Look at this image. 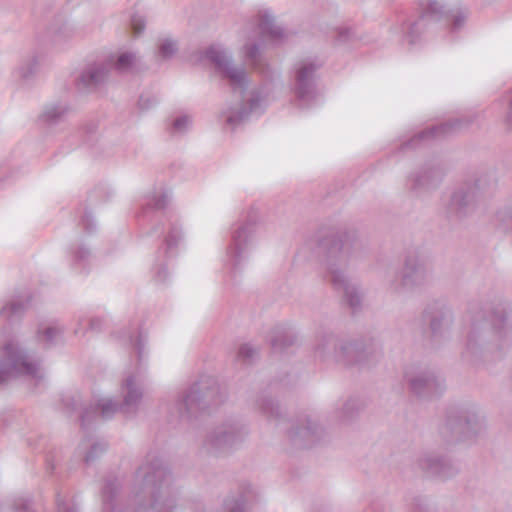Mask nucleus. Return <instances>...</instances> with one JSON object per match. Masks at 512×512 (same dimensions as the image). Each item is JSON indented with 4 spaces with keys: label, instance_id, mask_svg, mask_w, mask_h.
<instances>
[{
    "label": "nucleus",
    "instance_id": "obj_30",
    "mask_svg": "<svg viewBox=\"0 0 512 512\" xmlns=\"http://www.w3.org/2000/svg\"><path fill=\"white\" fill-rule=\"evenodd\" d=\"M271 347L275 353L288 352V349L297 342L296 335L291 330L277 329L271 338Z\"/></svg>",
    "mask_w": 512,
    "mask_h": 512
},
{
    "label": "nucleus",
    "instance_id": "obj_23",
    "mask_svg": "<svg viewBox=\"0 0 512 512\" xmlns=\"http://www.w3.org/2000/svg\"><path fill=\"white\" fill-rule=\"evenodd\" d=\"M444 171L439 166L425 165L409 177V189L416 195L437 188L442 182Z\"/></svg>",
    "mask_w": 512,
    "mask_h": 512
},
{
    "label": "nucleus",
    "instance_id": "obj_33",
    "mask_svg": "<svg viewBox=\"0 0 512 512\" xmlns=\"http://www.w3.org/2000/svg\"><path fill=\"white\" fill-rule=\"evenodd\" d=\"M359 409V401L357 399H349L343 404L342 409L336 412V418L342 423H347L357 415Z\"/></svg>",
    "mask_w": 512,
    "mask_h": 512
},
{
    "label": "nucleus",
    "instance_id": "obj_36",
    "mask_svg": "<svg viewBox=\"0 0 512 512\" xmlns=\"http://www.w3.org/2000/svg\"><path fill=\"white\" fill-rule=\"evenodd\" d=\"M258 350L251 344L246 343L239 347L237 360L243 363H251L257 356Z\"/></svg>",
    "mask_w": 512,
    "mask_h": 512
},
{
    "label": "nucleus",
    "instance_id": "obj_35",
    "mask_svg": "<svg viewBox=\"0 0 512 512\" xmlns=\"http://www.w3.org/2000/svg\"><path fill=\"white\" fill-rule=\"evenodd\" d=\"M137 60V56L132 52H125L118 56L115 67L120 72H127L132 69Z\"/></svg>",
    "mask_w": 512,
    "mask_h": 512
},
{
    "label": "nucleus",
    "instance_id": "obj_21",
    "mask_svg": "<svg viewBox=\"0 0 512 512\" xmlns=\"http://www.w3.org/2000/svg\"><path fill=\"white\" fill-rule=\"evenodd\" d=\"M323 435V429L310 417L298 420L288 430V436L292 443L299 448H308L318 443Z\"/></svg>",
    "mask_w": 512,
    "mask_h": 512
},
{
    "label": "nucleus",
    "instance_id": "obj_51",
    "mask_svg": "<svg viewBox=\"0 0 512 512\" xmlns=\"http://www.w3.org/2000/svg\"><path fill=\"white\" fill-rule=\"evenodd\" d=\"M352 35V30L349 28L340 29L338 33V41L340 42H346L350 40Z\"/></svg>",
    "mask_w": 512,
    "mask_h": 512
},
{
    "label": "nucleus",
    "instance_id": "obj_13",
    "mask_svg": "<svg viewBox=\"0 0 512 512\" xmlns=\"http://www.w3.org/2000/svg\"><path fill=\"white\" fill-rule=\"evenodd\" d=\"M429 279V271L415 252L408 253L404 260L400 276H395L388 284L391 293L402 294L408 290L425 285Z\"/></svg>",
    "mask_w": 512,
    "mask_h": 512
},
{
    "label": "nucleus",
    "instance_id": "obj_20",
    "mask_svg": "<svg viewBox=\"0 0 512 512\" xmlns=\"http://www.w3.org/2000/svg\"><path fill=\"white\" fill-rule=\"evenodd\" d=\"M416 464L428 477L447 480L458 473V467L446 456L433 451L423 452Z\"/></svg>",
    "mask_w": 512,
    "mask_h": 512
},
{
    "label": "nucleus",
    "instance_id": "obj_27",
    "mask_svg": "<svg viewBox=\"0 0 512 512\" xmlns=\"http://www.w3.org/2000/svg\"><path fill=\"white\" fill-rule=\"evenodd\" d=\"M70 112V108L65 102H56L47 105L40 115V120L49 126L57 125L63 122Z\"/></svg>",
    "mask_w": 512,
    "mask_h": 512
},
{
    "label": "nucleus",
    "instance_id": "obj_18",
    "mask_svg": "<svg viewBox=\"0 0 512 512\" xmlns=\"http://www.w3.org/2000/svg\"><path fill=\"white\" fill-rule=\"evenodd\" d=\"M423 318L428 321L434 339L444 338L454 321L451 308L442 300L429 302L423 311Z\"/></svg>",
    "mask_w": 512,
    "mask_h": 512
},
{
    "label": "nucleus",
    "instance_id": "obj_54",
    "mask_svg": "<svg viewBox=\"0 0 512 512\" xmlns=\"http://www.w3.org/2000/svg\"><path fill=\"white\" fill-rule=\"evenodd\" d=\"M152 232L157 234V236H160V235L164 234L165 228L163 226L162 227H155V228H153Z\"/></svg>",
    "mask_w": 512,
    "mask_h": 512
},
{
    "label": "nucleus",
    "instance_id": "obj_47",
    "mask_svg": "<svg viewBox=\"0 0 512 512\" xmlns=\"http://www.w3.org/2000/svg\"><path fill=\"white\" fill-rule=\"evenodd\" d=\"M467 14L463 10H458L453 16H452V27H451V33H455L459 31L465 23Z\"/></svg>",
    "mask_w": 512,
    "mask_h": 512
},
{
    "label": "nucleus",
    "instance_id": "obj_14",
    "mask_svg": "<svg viewBox=\"0 0 512 512\" xmlns=\"http://www.w3.org/2000/svg\"><path fill=\"white\" fill-rule=\"evenodd\" d=\"M268 88L261 86L253 89L247 99V104L238 101L235 105H229L223 109L219 115L228 127L234 129L245 121L251 114H261L264 111Z\"/></svg>",
    "mask_w": 512,
    "mask_h": 512
},
{
    "label": "nucleus",
    "instance_id": "obj_29",
    "mask_svg": "<svg viewBox=\"0 0 512 512\" xmlns=\"http://www.w3.org/2000/svg\"><path fill=\"white\" fill-rule=\"evenodd\" d=\"M255 493L250 485H246L238 497H227L224 508L228 512H248Z\"/></svg>",
    "mask_w": 512,
    "mask_h": 512
},
{
    "label": "nucleus",
    "instance_id": "obj_25",
    "mask_svg": "<svg viewBox=\"0 0 512 512\" xmlns=\"http://www.w3.org/2000/svg\"><path fill=\"white\" fill-rule=\"evenodd\" d=\"M257 407L268 421H274L276 425H280L286 421L279 404L266 394L259 396L257 399Z\"/></svg>",
    "mask_w": 512,
    "mask_h": 512
},
{
    "label": "nucleus",
    "instance_id": "obj_49",
    "mask_svg": "<svg viewBox=\"0 0 512 512\" xmlns=\"http://www.w3.org/2000/svg\"><path fill=\"white\" fill-rule=\"evenodd\" d=\"M81 223H82L84 229L86 230V232H88V233H92L96 228L95 221L90 212L84 213V215L82 216V219H81Z\"/></svg>",
    "mask_w": 512,
    "mask_h": 512
},
{
    "label": "nucleus",
    "instance_id": "obj_42",
    "mask_svg": "<svg viewBox=\"0 0 512 512\" xmlns=\"http://www.w3.org/2000/svg\"><path fill=\"white\" fill-rule=\"evenodd\" d=\"M13 512H32V501L29 497L15 498L12 504Z\"/></svg>",
    "mask_w": 512,
    "mask_h": 512
},
{
    "label": "nucleus",
    "instance_id": "obj_7",
    "mask_svg": "<svg viewBox=\"0 0 512 512\" xmlns=\"http://www.w3.org/2000/svg\"><path fill=\"white\" fill-rule=\"evenodd\" d=\"M315 355L323 360L332 357L346 366L367 361L370 347H364L360 341L338 339L331 332L322 331L316 338Z\"/></svg>",
    "mask_w": 512,
    "mask_h": 512
},
{
    "label": "nucleus",
    "instance_id": "obj_10",
    "mask_svg": "<svg viewBox=\"0 0 512 512\" xmlns=\"http://www.w3.org/2000/svg\"><path fill=\"white\" fill-rule=\"evenodd\" d=\"M404 378L411 393L420 399L437 398L445 390L444 380L427 366L411 365L407 367Z\"/></svg>",
    "mask_w": 512,
    "mask_h": 512
},
{
    "label": "nucleus",
    "instance_id": "obj_31",
    "mask_svg": "<svg viewBox=\"0 0 512 512\" xmlns=\"http://www.w3.org/2000/svg\"><path fill=\"white\" fill-rule=\"evenodd\" d=\"M261 42L247 43L243 46L245 61L255 70L264 72V61L261 55Z\"/></svg>",
    "mask_w": 512,
    "mask_h": 512
},
{
    "label": "nucleus",
    "instance_id": "obj_43",
    "mask_svg": "<svg viewBox=\"0 0 512 512\" xmlns=\"http://www.w3.org/2000/svg\"><path fill=\"white\" fill-rule=\"evenodd\" d=\"M192 124V118L188 115H182L177 117L173 123L172 128L177 133L186 132Z\"/></svg>",
    "mask_w": 512,
    "mask_h": 512
},
{
    "label": "nucleus",
    "instance_id": "obj_6",
    "mask_svg": "<svg viewBox=\"0 0 512 512\" xmlns=\"http://www.w3.org/2000/svg\"><path fill=\"white\" fill-rule=\"evenodd\" d=\"M484 429V417L475 406L451 407L440 427V434L447 443H457L474 439Z\"/></svg>",
    "mask_w": 512,
    "mask_h": 512
},
{
    "label": "nucleus",
    "instance_id": "obj_8",
    "mask_svg": "<svg viewBox=\"0 0 512 512\" xmlns=\"http://www.w3.org/2000/svg\"><path fill=\"white\" fill-rule=\"evenodd\" d=\"M39 360L33 359L16 340H8L0 347V385L19 376L37 378Z\"/></svg>",
    "mask_w": 512,
    "mask_h": 512
},
{
    "label": "nucleus",
    "instance_id": "obj_9",
    "mask_svg": "<svg viewBox=\"0 0 512 512\" xmlns=\"http://www.w3.org/2000/svg\"><path fill=\"white\" fill-rule=\"evenodd\" d=\"M246 435V427L238 421L224 422L206 434L200 447V454L206 457L228 455L240 446Z\"/></svg>",
    "mask_w": 512,
    "mask_h": 512
},
{
    "label": "nucleus",
    "instance_id": "obj_34",
    "mask_svg": "<svg viewBox=\"0 0 512 512\" xmlns=\"http://www.w3.org/2000/svg\"><path fill=\"white\" fill-rule=\"evenodd\" d=\"M88 322V330L92 332H99L102 330L104 321L101 318L95 317L87 320L85 317H79L78 319V327L74 330L76 335L84 334V324Z\"/></svg>",
    "mask_w": 512,
    "mask_h": 512
},
{
    "label": "nucleus",
    "instance_id": "obj_24",
    "mask_svg": "<svg viewBox=\"0 0 512 512\" xmlns=\"http://www.w3.org/2000/svg\"><path fill=\"white\" fill-rule=\"evenodd\" d=\"M29 302V297L11 299L0 309V320L9 324L18 322L23 317Z\"/></svg>",
    "mask_w": 512,
    "mask_h": 512
},
{
    "label": "nucleus",
    "instance_id": "obj_38",
    "mask_svg": "<svg viewBox=\"0 0 512 512\" xmlns=\"http://www.w3.org/2000/svg\"><path fill=\"white\" fill-rule=\"evenodd\" d=\"M177 43L176 41L172 40V39H164L160 45H159V49H158V54L163 58V59H169L171 57L174 56V54L177 52Z\"/></svg>",
    "mask_w": 512,
    "mask_h": 512
},
{
    "label": "nucleus",
    "instance_id": "obj_28",
    "mask_svg": "<svg viewBox=\"0 0 512 512\" xmlns=\"http://www.w3.org/2000/svg\"><path fill=\"white\" fill-rule=\"evenodd\" d=\"M258 26L262 38H267L273 42H278L285 37L283 28L275 24L273 15L268 11H265L260 15Z\"/></svg>",
    "mask_w": 512,
    "mask_h": 512
},
{
    "label": "nucleus",
    "instance_id": "obj_48",
    "mask_svg": "<svg viewBox=\"0 0 512 512\" xmlns=\"http://www.w3.org/2000/svg\"><path fill=\"white\" fill-rule=\"evenodd\" d=\"M56 506L57 512H78L76 506L67 504L60 494L56 496Z\"/></svg>",
    "mask_w": 512,
    "mask_h": 512
},
{
    "label": "nucleus",
    "instance_id": "obj_5",
    "mask_svg": "<svg viewBox=\"0 0 512 512\" xmlns=\"http://www.w3.org/2000/svg\"><path fill=\"white\" fill-rule=\"evenodd\" d=\"M220 402L219 386L216 380L210 376H201L198 381L178 395L174 409L181 420H191L200 412Z\"/></svg>",
    "mask_w": 512,
    "mask_h": 512
},
{
    "label": "nucleus",
    "instance_id": "obj_17",
    "mask_svg": "<svg viewBox=\"0 0 512 512\" xmlns=\"http://www.w3.org/2000/svg\"><path fill=\"white\" fill-rule=\"evenodd\" d=\"M182 236L180 225L176 221L169 220L167 235L155 256V280L157 282L163 283L166 281L168 276L166 263L169 259L176 256L177 246Z\"/></svg>",
    "mask_w": 512,
    "mask_h": 512
},
{
    "label": "nucleus",
    "instance_id": "obj_2",
    "mask_svg": "<svg viewBox=\"0 0 512 512\" xmlns=\"http://www.w3.org/2000/svg\"><path fill=\"white\" fill-rule=\"evenodd\" d=\"M511 307L499 301L487 310L476 307L469 310V325L462 357L477 363L486 353L508 348L512 339Z\"/></svg>",
    "mask_w": 512,
    "mask_h": 512
},
{
    "label": "nucleus",
    "instance_id": "obj_39",
    "mask_svg": "<svg viewBox=\"0 0 512 512\" xmlns=\"http://www.w3.org/2000/svg\"><path fill=\"white\" fill-rule=\"evenodd\" d=\"M107 449V445L105 443L96 442L93 443L86 453L84 457V461L86 464H91L95 460H97Z\"/></svg>",
    "mask_w": 512,
    "mask_h": 512
},
{
    "label": "nucleus",
    "instance_id": "obj_41",
    "mask_svg": "<svg viewBox=\"0 0 512 512\" xmlns=\"http://www.w3.org/2000/svg\"><path fill=\"white\" fill-rule=\"evenodd\" d=\"M62 333H63V329L56 327V326H49V327H46L42 332L39 331L38 336L40 337V335L42 334L44 340L48 344H54L57 337L62 335Z\"/></svg>",
    "mask_w": 512,
    "mask_h": 512
},
{
    "label": "nucleus",
    "instance_id": "obj_53",
    "mask_svg": "<svg viewBox=\"0 0 512 512\" xmlns=\"http://www.w3.org/2000/svg\"><path fill=\"white\" fill-rule=\"evenodd\" d=\"M505 125H506L507 129L512 131V95L509 100L508 111H507V114L505 117Z\"/></svg>",
    "mask_w": 512,
    "mask_h": 512
},
{
    "label": "nucleus",
    "instance_id": "obj_19",
    "mask_svg": "<svg viewBox=\"0 0 512 512\" xmlns=\"http://www.w3.org/2000/svg\"><path fill=\"white\" fill-rule=\"evenodd\" d=\"M420 17L413 23L403 27L404 39L409 45H415L420 40L423 27L427 21H438L444 15V6L438 0H420Z\"/></svg>",
    "mask_w": 512,
    "mask_h": 512
},
{
    "label": "nucleus",
    "instance_id": "obj_40",
    "mask_svg": "<svg viewBox=\"0 0 512 512\" xmlns=\"http://www.w3.org/2000/svg\"><path fill=\"white\" fill-rule=\"evenodd\" d=\"M168 204V195L166 193H160L158 195H154L152 199H150L147 203V210L155 209L162 210Z\"/></svg>",
    "mask_w": 512,
    "mask_h": 512
},
{
    "label": "nucleus",
    "instance_id": "obj_45",
    "mask_svg": "<svg viewBox=\"0 0 512 512\" xmlns=\"http://www.w3.org/2000/svg\"><path fill=\"white\" fill-rule=\"evenodd\" d=\"M145 19L142 15L133 14L130 18V26L134 36H139L145 29Z\"/></svg>",
    "mask_w": 512,
    "mask_h": 512
},
{
    "label": "nucleus",
    "instance_id": "obj_44",
    "mask_svg": "<svg viewBox=\"0 0 512 512\" xmlns=\"http://www.w3.org/2000/svg\"><path fill=\"white\" fill-rule=\"evenodd\" d=\"M73 29L67 25H62L57 31L54 32L53 41L56 44H60L64 42L66 39L71 38L73 36Z\"/></svg>",
    "mask_w": 512,
    "mask_h": 512
},
{
    "label": "nucleus",
    "instance_id": "obj_46",
    "mask_svg": "<svg viewBox=\"0 0 512 512\" xmlns=\"http://www.w3.org/2000/svg\"><path fill=\"white\" fill-rule=\"evenodd\" d=\"M158 103V98L151 94H141L138 100V107L141 111L149 110Z\"/></svg>",
    "mask_w": 512,
    "mask_h": 512
},
{
    "label": "nucleus",
    "instance_id": "obj_16",
    "mask_svg": "<svg viewBox=\"0 0 512 512\" xmlns=\"http://www.w3.org/2000/svg\"><path fill=\"white\" fill-rule=\"evenodd\" d=\"M472 122L470 118H455L447 122L432 126L420 133L414 135L408 141L401 145V150L406 151L409 149H416L429 143L432 139H444L446 137L455 135L462 130L466 129Z\"/></svg>",
    "mask_w": 512,
    "mask_h": 512
},
{
    "label": "nucleus",
    "instance_id": "obj_1",
    "mask_svg": "<svg viewBox=\"0 0 512 512\" xmlns=\"http://www.w3.org/2000/svg\"><path fill=\"white\" fill-rule=\"evenodd\" d=\"M358 246L356 237L344 227L323 229L315 254L325 269V279L336 291H343V301L352 314L362 308V293L348 275L349 260Z\"/></svg>",
    "mask_w": 512,
    "mask_h": 512
},
{
    "label": "nucleus",
    "instance_id": "obj_3",
    "mask_svg": "<svg viewBox=\"0 0 512 512\" xmlns=\"http://www.w3.org/2000/svg\"><path fill=\"white\" fill-rule=\"evenodd\" d=\"M497 185L494 170H477L469 174L451 191L445 205V213L451 220H463L472 216L481 200L492 194Z\"/></svg>",
    "mask_w": 512,
    "mask_h": 512
},
{
    "label": "nucleus",
    "instance_id": "obj_4",
    "mask_svg": "<svg viewBox=\"0 0 512 512\" xmlns=\"http://www.w3.org/2000/svg\"><path fill=\"white\" fill-rule=\"evenodd\" d=\"M122 389L125 392L122 404L118 405L112 399H101L95 405L83 409L80 419L84 431L89 429L99 413L105 420L112 418L117 411L122 412L126 417L136 414L143 397L140 383L135 376L129 375L123 382Z\"/></svg>",
    "mask_w": 512,
    "mask_h": 512
},
{
    "label": "nucleus",
    "instance_id": "obj_15",
    "mask_svg": "<svg viewBox=\"0 0 512 512\" xmlns=\"http://www.w3.org/2000/svg\"><path fill=\"white\" fill-rule=\"evenodd\" d=\"M321 64L301 61L295 65L292 91L300 106L308 105L316 97V72Z\"/></svg>",
    "mask_w": 512,
    "mask_h": 512
},
{
    "label": "nucleus",
    "instance_id": "obj_12",
    "mask_svg": "<svg viewBox=\"0 0 512 512\" xmlns=\"http://www.w3.org/2000/svg\"><path fill=\"white\" fill-rule=\"evenodd\" d=\"M256 233V222L249 218L239 224L231 233L226 251V263L232 270L240 269L249 257Z\"/></svg>",
    "mask_w": 512,
    "mask_h": 512
},
{
    "label": "nucleus",
    "instance_id": "obj_11",
    "mask_svg": "<svg viewBox=\"0 0 512 512\" xmlns=\"http://www.w3.org/2000/svg\"><path fill=\"white\" fill-rule=\"evenodd\" d=\"M205 57L214 65L217 72L227 79L234 91L242 99L248 88V77L243 67L235 66L232 54L221 45H211L205 51Z\"/></svg>",
    "mask_w": 512,
    "mask_h": 512
},
{
    "label": "nucleus",
    "instance_id": "obj_37",
    "mask_svg": "<svg viewBox=\"0 0 512 512\" xmlns=\"http://www.w3.org/2000/svg\"><path fill=\"white\" fill-rule=\"evenodd\" d=\"M496 220L503 230L512 231V206L500 209L496 214Z\"/></svg>",
    "mask_w": 512,
    "mask_h": 512
},
{
    "label": "nucleus",
    "instance_id": "obj_22",
    "mask_svg": "<svg viewBox=\"0 0 512 512\" xmlns=\"http://www.w3.org/2000/svg\"><path fill=\"white\" fill-rule=\"evenodd\" d=\"M109 69L104 63L87 65L75 80L79 92L90 93L98 90L108 79Z\"/></svg>",
    "mask_w": 512,
    "mask_h": 512
},
{
    "label": "nucleus",
    "instance_id": "obj_32",
    "mask_svg": "<svg viewBox=\"0 0 512 512\" xmlns=\"http://www.w3.org/2000/svg\"><path fill=\"white\" fill-rule=\"evenodd\" d=\"M39 65L38 56L33 54L25 58L16 68L14 72L15 78L28 81L36 73Z\"/></svg>",
    "mask_w": 512,
    "mask_h": 512
},
{
    "label": "nucleus",
    "instance_id": "obj_26",
    "mask_svg": "<svg viewBox=\"0 0 512 512\" xmlns=\"http://www.w3.org/2000/svg\"><path fill=\"white\" fill-rule=\"evenodd\" d=\"M119 339L125 344L136 350L138 360L143 358L146 335L142 332L138 324L132 325L128 331L121 332Z\"/></svg>",
    "mask_w": 512,
    "mask_h": 512
},
{
    "label": "nucleus",
    "instance_id": "obj_52",
    "mask_svg": "<svg viewBox=\"0 0 512 512\" xmlns=\"http://www.w3.org/2000/svg\"><path fill=\"white\" fill-rule=\"evenodd\" d=\"M63 403L68 411L76 410L77 401L73 397L66 396L63 398Z\"/></svg>",
    "mask_w": 512,
    "mask_h": 512
},
{
    "label": "nucleus",
    "instance_id": "obj_50",
    "mask_svg": "<svg viewBox=\"0 0 512 512\" xmlns=\"http://www.w3.org/2000/svg\"><path fill=\"white\" fill-rule=\"evenodd\" d=\"M90 257V250L86 247H79L74 254V260L78 263H85Z\"/></svg>",
    "mask_w": 512,
    "mask_h": 512
}]
</instances>
